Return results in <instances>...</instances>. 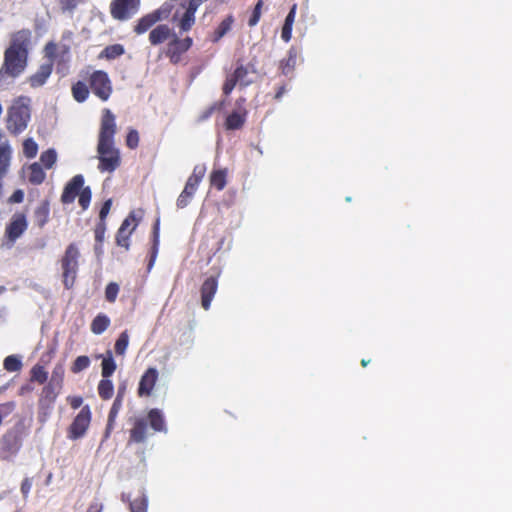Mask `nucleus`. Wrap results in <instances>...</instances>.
<instances>
[{
  "label": "nucleus",
  "mask_w": 512,
  "mask_h": 512,
  "mask_svg": "<svg viewBox=\"0 0 512 512\" xmlns=\"http://www.w3.org/2000/svg\"><path fill=\"white\" fill-rule=\"evenodd\" d=\"M115 133V116L109 109H104L97 144L98 169L101 172L111 173L120 166V151L114 144Z\"/></svg>",
  "instance_id": "obj_1"
},
{
  "label": "nucleus",
  "mask_w": 512,
  "mask_h": 512,
  "mask_svg": "<svg viewBox=\"0 0 512 512\" xmlns=\"http://www.w3.org/2000/svg\"><path fill=\"white\" fill-rule=\"evenodd\" d=\"M31 99L26 96L18 97L8 110L7 129L10 133L17 135L23 132L31 119Z\"/></svg>",
  "instance_id": "obj_2"
},
{
  "label": "nucleus",
  "mask_w": 512,
  "mask_h": 512,
  "mask_svg": "<svg viewBox=\"0 0 512 512\" xmlns=\"http://www.w3.org/2000/svg\"><path fill=\"white\" fill-rule=\"evenodd\" d=\"M79 251L75 245L68 246L65 256L62 260L64 285L70 288L74 284L77 268H78Z\"/></svg>",
  "instance_id": "obj_3"
},
{
  "label": "nucleus",
  "mask_w": 512,
  "mask_h": 512,
  "mask_svg": "<svg viewBox=\"0 0 512 512\" xmlns=\"http://www.w3.org/2000/svg\"><path fill=\"white\" fill-rule=\"evenodd\" d=\"M139 6L140 0H113L110 13L114 19L126 21L138 12Z\"/></svg>",
  "instance_id": "obj_4"
},
{
  "label": "nucleus",
  "mask_w": 512,
  "mask_h": 512,
  "mask_svg": "<svg viewBox=\"0 0 512 512\" xmlns=\"http://www.w3.org/2000/svg\"><path fill=\"white\" fill-rule=\"evenodd\" d=\"M27 56L23 52H14L13 50H7L4 54L3 67L12 77H18L21 75L27 66Z\"/></svg>",
  "instance_id": "obj_5"
},
{
  "label": "nucleus",
  "mask_w": 512,
  "mask_h": 512,
  "mask_svg": "<svg viewBox=\"0 0 512 512\" xmlns=\"http://www.w3.org/2000/svg\"><path fill=\"white\" fill-rule=\"evenodd\" d=\"M90 86L95 95L106 101L112 92L111 82L106 72L95 71L90 77Z\"/></svg>",
  "instance_id": "obj_6"
},
{
  "label": "nucleus",
  "mask_w": 512,
  "mask_h": 512,
  "mask_svg": "<svg viewBox=\"0 0 512 512\" xmlns=\"http://www.w3.org/2000/svg\"><path fill=\"white\" fill-rule=\"evenodd\" d=\"M90 420H91L90 409L88 406H85L81 409V411L78 413V415L75 417L74 421L72 422V424L70 426L69 437L71 439L81 438L85 434V432L90 424Z\"/></svg>",
  "instance_id": "obj_7"
},
{
  "label": "nucleus",
  "mask_w": 512,
  "mask_h": 512,
  "mask_svg": "<svg viewBox=\"0 0 512 512\" xmlns=\"http://www.w3.org/2000/svg\"><path fill=\"white\" fill-rule=\"evenodd\" d=\"M27 229V221L24 214L16 213L12 216L11 222L6 227V235L13 243L15 242Z\"/></svg>",
  "instance_id": "obj_8"
},
{
  "label": "nucleus",
  "mask_w": 512,
  "mask_h": 512,
  "mask_svg": "<svg viewBox=\"0 0 512 512\" xmlns=\"http://www.w3.org/2000/svg\"><path fill=\"white\" fill-rule=\"evenodd\" d=\"M31 39V31L27 29L20 30L13 34L10 46L7 50H13L14 52H23L28 55V46Z\"/></svg>",
  "instance_id": "obj_9"
},
{
  "label": "nucleus",
  "mask_w": 512,
  "mask_h": 512,
  "mask_svg": "<svg viewBox=\"0 0 512 512\" xmlns=\"http://www.w3.org/2000/svg\"><path fill=\"white\" fill-rule=\"evenodd\" d=\"M52 61L46 60L42 63L38 69V71L28 78V82L31 87L37 88L43 86L47 79L50 77L52 73Z\"/></svg>",
  "instance_id": "obj_10"
},
{
  "label": "nucleus",
  "mask_w": 512,
  "mask_h": 512,
  "mask_svg": "<svg viewBox=\"0 0 512 512\" xmlns=\"http://www.w3.org/2000/svg\"><path fill=\"white\" fill-rule=\"evenodd\" d=\"M158 378V371L156 368H149L146 370V372L143 374V376L140 379L138 393L140 396L144 395H150L154 385L156 383V380Z\"/></svg>",
  "instance_id": "obj_11"
},
{
  "label": "nucleus",
  "mask_w": 512,
  "mask_h": 512,
  "mask_svg": "<svg viewBox=\"0 0 512 512\" xmlns=\"http://www.w3.org/2000/svg\"><path fill=\"white\" fill-rule=\"evenodd\" d=\"M217 291V281L213 277H209L205 280L201 288L202 296V307L205 310L210 308L212 299Z\"/></svg>",
  "instance_id": "obj_12"
},
{
  "label": "nucleus",
  "mask_w": 512,
  "mask_h": 512,
  "mask_svg": "<svg viewBox=\"0 0 512 512\" xmlns=\"http://www.w3.org/2000/svg\"><path fill=\"white\" fill-rule=\"evenodd\" d=\"M233 76L240 86H248L252 84L256 78V72L253 67L239 66Z\"/></svg>",
  "instance_id": "obj_13"
},
{
  "label": "nucleus",
  "mask_w": 512,
  "mask_h": 512,
  "mask_svg": "<svg viewBox=\"0 0 512 512\" xmlns=\"http://www.w3.org/2000/svg\"><path fill=\"white\" fill-rule=\"evenodd\" d=\"M147 431V420L145 418L136 419L134 427L130 432V440L137 443L144 442L147 437Z\"/></svg>",
  "instance_id": "obj_14"
},
{
  "label": "nucleus",
  "mask_w": 512,
  "mask_h": 512,
  "mask_svg": "<svg viewBox=\"0 0 512 512\" xmlns=\"http://www.w3.org/2000/svg\"><path fill=\"white\" fill-rule=\"evenodd\" d=\"M173 34L172 30L167 25H159L150 32L149 40L151 44L158 45L168 38L173 37Z\"/></svg>",
  "instance_id": "obj_15"
},
{
  "label": "nucleus",
  "mask_w": 512,
  "mask_h": 512,
  "mask_svg": "<svg viewBox=\"0 0 512 512\" xmlns=\"http://www.w3.org/2000/svg\"><path fill=\"white\" fill-rule=\"evenodd\" d=\"M49 202L47 200H43L34 210V223L42 228L47 222L49 218Z\"/></svg>",
  "instance_id": "obj_16"
},
{
  "label": "nucleus",
  "mask_w": 512,
  "mask_h": 512,
  "mask_svg": "<svg viewBox=\"0 0 512 512\" xmlns=\"http://www.w3.org/2000/svg\"><path fill=\"white\" fill-rule=\"evenodd\" d=\"M122 406V391H118V394L113 402V405L110 409L109 416H108V424L105 431V437L107 438L113 428V423L116 419V416L121 409Z\"/></svg>",
  "instance_id": "obj_17"
},
{
  "label": "nucleus",
  "mask_w": 512,
  "mask_h": 512,
  "mask_svg": "<svg viewBox=\"0 0 512 512\" xmlns=\"http://www.w3.org/2000/svg\"><path fill=\"white\" fill-rule=\"evenodd\" d=\"M192 45V38L186 37L183 40L178 39V37L173 34V39L169 43V52L173 54H180L187 51Z\"/></svg>",
  "instance_id": "obj_18"
},
{
  "label": "nucleus",
  "mask_w": 512,
  "mask_h": 512,
  "mask_svg": "<svg viewBox=\"0 0 512 512\" xmlns=\"http://www.w3.org/2000/svg\"><path fill=\"white\" fill-rule=\"evenodd\" d=\"M161 20V16L158 14H149L144 17H142L137 25L135 26V32L137 34H142L146 32L153 24H155L157 21Z\"/></svg>",
  "instance_id": "obj_19"
},
{
  "label": "nucleus",
  "mask_w": 512,
  "mask_h": 512,
  "mask_svg": "<svg viewBox=\"0 0 512 512\" xmlns=\"http://www.w3.org/2000/svg\"><path fill=\"white\" fill-rule=\"evenodd\" d=\"M29 181L33 184H41L45 179V172L39 163H33L29 167Z\"/></svg>",
  "instance_id": "obj_20"
},
{
  "label": "nucleus",
  "mask_w": 512,
  "mask_h": 512,
  "mask_svg": "<svg viewBox=\"0 0 512 512\" xmlns=\"http://www.w3.org/2000/svg\"><path fill=\"white\" fill-rule=\"evenodd\" d=\"M110 324V320L105 315H98L91 324V330L94 334H102Z\"/></svg>",
  "instance_id": "obj_21"
},
{
  "label": "nucleus",
  "mask_w": 512,
  "mask_h": 512,
  "mask_svg": "<svg viewBox=\"0 0 512 512\" xmlns=\"http://www.w3.org/2000/svg\"><path fill=\"white\" fill-rule=\"evenodd\" d=\"M197 10L195 9H192V7L188 6L185 13L183 14L181 20H180V23H179V26L181 28L182 31H188L192 25L194 24L195 22V12Z\"/></svg>",
  "instance_id": "obj_22"
},
{
  "label": "nucleus",
  "mask_w": 512,
  "mask_h": 512,
  "mask_svg": "<svg viewBox=\"0 0 512 512\" xmlns=\"http://www.w3.org/2000/svg\"><path fill=\"white\" fill-rule=\"evenodd\" d=\"M101 366H102V376L104 378H107L114 373V371L116 370V364L112 357L111 351H108L107 356L103 357Z\"/></svg>",
  "instance_id": "obj_23"
},
{
  "label": "nucleus",
  "mask_w": 512,
  "mask_h": 512,
  "mask_svg": "<svg viewBox=\"0 0 512 512\" xmlns=\"http://www.w3.org/2000/svg\"><path fill=\"white\" fill-rule=\"evenodd\" d=\"M72 94L77 102H84L89 95V90L86 84H84L83 82H77L72 87Z\"/></svg>",
  "instance_id": "obj_24"
},
{
  "label": "nucleus",
  "mask_w": 512,
  "mask_h": 512,
  "mask_svg": "<svg viewBox=\"0 0 512 512\" xmlns=\"http://www.w3.org/2000/svg\"><path fill=\"white\" fill-rule=\"evenodd\" d=\"M148 418L151 427L155 431H162L164 429V420L159 410L152 409L148 414Z\"/></svg>",
  "instance_id": "obj_25"
},
{
  "label": "nucleus",
  "mask_w": 512,
  "mask_h": 512,
  "mask_svg": "<svg viewBox=\"0 0 512 512\" xmlns=\"http://www.w3.org/2000/svg\"><path fill=\"white\" fill-rule=\"evenodd\" d=\"M297 60V53L294 49H290L288 53V58L282 62L281 69L282 73L285 75H289L294 70Z\"/></svg>",
  "instance_id": "obj_26"
},
{
  "label": "nucleus",
  "mask_w": 512,
  "mask_h": 512,
  "mask_svg": "<svg viewBox=\"0 0 512 512\" xmlns=\"http://www.w3.org/2000/svg\"><path fill=\"white\" fill-rule=\"evenodd\" d=\"M114 386L111 380L103 379L99 382L98 393L103 399H110L113 395Z\"/></svg>",
  "instance_id": "obj_27"
},
{
  "label": "nucleus",
  "mask_w": 512,
  "mask_h": 512,
  "mask_svg": "<svg viewBox=\"0 0 512 512\" xmlns=\"http://www.w3.org/2000/svg\"><path fill=\"white\" fill-rule=\"evenodd\" d=\"M4 368L9 372H17L22 368L21 359L16 355L7 356L4 359Z\"/></svg>",
  "instance_id": "obj_28"
},
{
  "label": "nucleus",
  "mask_w": 512,
  "mask_h": 512,
  "mask_svg": "<svg viewBox=\"0 0 512 512\" xmlns=\"http://www.w3.org/2000/svg\"><path fill=\"white\" fill-rule=\"evenodd\" d=\"M124 53V47L120 44H114L106 47L101 53L107 59H115Z\"/></svg>",
  "instance_id": "obj_29"
},
{
  "label": "nucleus",
  "mask_w": 512,
  "mask_h": 512,
  "mask_svg": "<svg viewBox=\"0 0 512 512\" xmlns=\"http://www.w3.org/2000/svg\"><path fill=\"white\" fill-rule=\"evenodd\" d=\"M128 344H129V335H128L127 331H124L119 335V337L115 343L116 354L124 355L126 352V349L128 347Z\"/></svg>",
  "instance_id": "obj_30"
},
{
  "label": "nucleus",
  "mask_w": 512,
  "mask_h": 512,
  "mask_svg": "<svg viewBox=\"0 0 512 512\" xmlns=\"http://www.w3.org/2000/svg\"><path fill=\"white\" fill-rule=\"evenodd\" d=\"M56 159L57 153L54 149H48L47 151L43 152L40 157L42 165L48 169L53 166V164L56 162Z\"/></svg>",
  "instance_id": "obj_31"
},
{
  "label": "nucleus",
  "mask_w": 512,
  "mask_h": 512,
  "mask_svg": "<svg viewBox=\"0 0 512 512\" xmlns=\"http://www.w3.org/2000/svg\"><path fill=\"white\" fill-rule=\"evenodd\" d=\"M148 499L145 495L140 498L134 499L130 503L131 512H147Z\"/></svg>",
  "instance_id": "obj_32"
},
{
  "label": "nucleus",
  "mask_w": 512,
  "mask_h": 512,
  "mask_svg": "<svg viewBox=\"0 0 512 512\" xmlns=\"http://www.w3.org/2000/svg\"><path fill=\"white\" fill-rule=\"evenodd\" d=\"M38 151L37 143L32 139L28 138L23 143V152L27 158H34Z\"/></svg>",
  "instance_id": "obj_33"
},
{
  "label": "nucleus",
  "mask_w": 512,
  "mask_h": 512,
  "mask_svg": "<svg viewBox=\"0 0 512 512\" xmlns=\"http://www.w3.org/2000/svg\"><path fill=\"white\" fill-rule=\"evenodd\" d=\"M225 171L217 170L211 175V184L214 185L218 190H222L226 184Z\"/></svg>",
  "instance_id": "obj_34"
},
{
  "label": "nucleus",
  "mask_w": 512,
  "mask_h": 512,
  "mask_svg": "<svg viewBox=\"0 0 512 512\" xmlns=\"http://www.w3.org/2000/svg\"><path fill=\"white\" fill-rule=\"evenodd\" d=\"M243 123L244 118L236 112L229 115L226 119V126L228 129H238L243 125Z\"/></svg>",
  "instance_id": "obj_35"
},
{
  "label": "nucleus",
  "mask_w": 512,
  "mask_h": 512,
  "mask_svg": "<svg viewBox=\"0 0 512 512\" xmlns=\"http://www.w3.org/2000/svg\"><path fill=\"white\" fill-rule=\"evenodd\" d=\"M84 184V178L82 175H76L74 176L71 181L66 185L65 188L71 190L72 192L76 193L77 195L81 192L83 189Z\"/></svg>",
  "instance_id": "obj_36"
},
{
  "label": "nucleus",
  "mask_w": 512,
  "mask_h": 512,
  "mask_svg": "<svg viewBox=\"0 0 512 512\" xmlns=\"http://www.w3.org/2000/svg\"><path fill=\"white\" fill-rule=\"evenodd\" d=\"M84 184V178L82 175H76L74 176L71 181L66 185L65 188L71 190L72 192L76 193L77 195L81 192L83 189Z\"/></svg>",
  "instance_id": "obj_37"
},
{
  "label": "nucleus",
  "mask_w": 512,
  "mask_h": 512,
  "mask_svg": "<svg viewBox=\"0 0 512 512\" xmlns=\"http://www.w3.org/2000/svg\"><path fill=\"white\" fill-rule=\"evenodd\" d=\"M64 369L62 366H56L52 372L50 382L52 385H55L57 388H61L63 382Z\"/></svg>",
  "instance_id": "obj_38"
},
{
  "label": "nucleus",
  "mask_w": 512,
  "mask_h": 512,
  "mask_svg": "<svg viewBox=\"0 0 512 512\" xmlns=\"http://www.w3.org/2000/svg\"><path fill=\"white\" fill-rule=\"evenodd\" d=\"M90 365V359L87 356H79L76 358V360L73 363L72 371L74 373H79L82 370L88 368Z\"/></svg>",
  "instance_id": "obj_39"
},
{
  "label": "nucleus",
  "mask_w": 512,
  "mask_h": 512,
  "mask_svg": "<svg viewBox=\"0 0 512 512\" xmlns=\"http://www.w3.org/2000/svg\"><path fill=\"white\" fill-rule=\"evenodd\" d=\"M31 372L32 379L41 384L44 383L48 378L47 372L41 366H34Z\"/></svg>",
  "instance_id": "obj_40"
},
{
  "label": "nucleus",
  "mask_w": 512,
  "mask_h": 512,
  "mask_svg": "<svg viewBox=\"0 0 512 512\" xmlns=\"http://www.w3.org/2000/svg\"><path fill=\"white\" fill-rule=\"evenodd\" d=\"M79 195V204L85 210L88 208L91 201V190L89 187L83 188Z\"/></svg>",
  "instance_id": "obj_41"
},
{
  "label": "nucleus",
  "mask_w": 512,
  "mask_h": 512,
  "mask_svg": "<svg viewBox=\"0 0 512 512\" xmlns=\"http://www.w3.org/2000/svg\"><path fill=\"white\" fill-rule=\"evenodd\" d=\"M119 292V286L116 283H109L105 290V296L107 301L114 302Z\"/></svg>",
  "instance_id": "obj_42"
},
{
  "label": "nucleus",
  "mask_w": 512,
  "mask_h": 512,
  "mask_svg": "<svg viewBox=\"0 0 512 512\" xmlns=\"http://www.w3.org/2000/svg\"><path fill=\"white\" fill-rule=\"evenodd\" d=\"M262 6H263V1L259 0L257 2V4L255 5L253 13L248 21L249 26H255L259 22Z\"/></svg>",
  "instance_id": "obj_43"
},
{
  "label": "nucleus",
  "mask_w": 512,
  "mask_h": 512,
  "mask_svg": "<svg viewBox=\"0 0 512 512\" xmlns=\"http://www.w3.org/2000/svg\"><path fill=\"white\" fill-rule=\"evenodd\" d=\"M15 77H12L2 66L0 69V89L7 88Z\"/></svg>",
  "instance_id": "obj_44"
},
{
  "label": "nucleus",
  "mask_w": 512,
  "mask_h": 512,
  "mask_svg": "<svg viewBox=\"0 0 512 512\" xmlns=\"http://www.w3.org/2000/svg\"><path fill=\"white\" fill-rule=\"evenodd\" d=\"M130 234H131V231L127 232L122 229H119L117 232V236H116L117 244L119 246H122V247H125L126 249H128V247H129L128 238H129Z\"/></svg>",
  "instance_id": "obj_45"
},
{
  "label": "nucleus",
  "mask_w": 512,
  "mask_h": 512,
  "mask_svg": "<svg viewBox=\"0 0 512 512\" xmlns=\"http://www.w3.org/2000/svg\"><path fill=\"white\" fill-rule=\"evenodd\" d=\"M138 219L136 218V215L134 212L130 213L129 216L123 221L119 229H122L124 231H127V229L132 226L131 232L135 229L137 226Z\"/></svg>",
  "instance_id": "obj_46"
},
{
  "label": "nucleus",
  "mask_w": 512,
  "mask_h": 512,
  "mask_svg": "<svg viewBox=\"0 0 512 512\" xmlns=\"http://www.w3.org/2000/svg\"><path fill=\"white\" fill-rule=\"evenodd\" d=\"M59 390L60 388H57L55 385L49 383L48 386L44 388L43 393L50 402H53L58 395Z\"/></svg>",
  "instance_id": "obj_47"
},
{
  "label": "nucleus",
  "mask_w": 512,
  "mask_h": 512,
  "mask_svg": "<svg viewBox=\"0 0 512 512\" xmlns=\"http://www.w3.org/2000/svg\"><path fill=\"white\" fill-rule=\"evenodd\" d=\"M231 22L232 21L230 19H226V20L222 21V23L220 24V26L218 27V29L216 31L215 41L222 38L230 30Z\"/></svg>",
  "instance_id": "obj_48"
},
{
  "label": "nucleus",
  "mask_w": 512,
  "mask_h": 512,
  "mask_svg": "<svg viewBox=\"0 0 512 512\" xmlns=\"http://www.w3.org/2000/svg\"><path fill=\"white\" fill-rule=\"evenodd\" d=\"M139 143V135L136 130H130L127 138H126V144L129 148L134 149L138 146Z\"/></svg>",
  "instance_id": "obj_49"
},
{
  "label": "nucleus",
  "mask_w": 512,
  "mask_h": 512,
  "mask_svg": "<svg viewBox=\"0 0 512 512\" xmlns=\"http://www.w3.org/2000/svg\"><path fill=\"white\" fill-rule=\"evenodd\" d=\"M154 246H153V252H152V255H151V259H150V262H149V265H148V270H151V268L153 267V264L155 262V259H156V255H157V246H158V222L156 223L155 225V228H154Z\"/></svg>",
  "instance_id": "obj_50"
},
{
  "label": "nucleus",
  "mask_w": 512,
  "mask_h": 512,
  "mask_svg": "<svg viewBox=\"0 0 512 512\" xmlns=\"http://www.w3.org/2000/svg\"><path fill=\"white\" fill-rule=\"evenodd\" d=\"M15 409L14 402H7L4 404H0V420L6 416H8Z\"/></svg>",
  "instance_id": "obj_51"
},
{
  "label": "nucleus",
  "mask_w": 512,
  "mask_h": 512,
  "mask_svg": "<svg viewBox=\"0 0 512 512\" xmlns=\"http://www.w3.org/2000/svg\"><path fill=\"white\" fill-rule=\"evenodd\" d=\"M83 0H60L61 7L64 11H73L76 6Z\"/></svg>",
  "instance_id": "obj_52"
},
{
  "label": "nucleus",
  "mask_w": 512,
  "mask_h": 512,
  "mask_svg": "<svg viewBox=\"0 0 512 512\" xmlns=\"http://www.w3.org/2000/svg\"><path fill=\"white\" fill-rule=\"evenodd\" d=\"M200 182L196 180V178H188L187 183L185 185L184 191L188 192L190 195L193 196L195 193L197 186Z\"/></svg>",
  "instance_id": "obj_53"
},
{
  "label": "nucleus",
  "mask_w": 512,
  "mask_h": 512,
  "mask_svg": "<svg viewBox=\"0 0 512 512\" xmlns=\"http://www.w3.org/2000/svg\"><path fill=\"white\" fill-rule=\"evenodd\" d=\"M205 172L206 167L204 165H196L190 178H196V180L200 182L204 177Z\"/></svg>",
  "instance_id": "obj_54"
},
{
  "label": "nucleus",
  "mask_w": 512,
  "mask_h": 512,
  "mask_svg": "<svg viewBox=\"0 0 512 512\" xmlns=\"http://www.w3.org/2000/svg\"><path fill=\"white\" fill-rule=\"evenodd\" d=\"M191 198H192V195H190L188 192H185L183 190L177 199V206L179 208H184L185 206H187V204L189 203Z\"/></svg>",
  "instance_id": "obj_55"
},
{
  "label": "nucleus",
  "mask_w": 512,
  "mask_h": 512,
  "mask_svg": "<svg viewBox=\"0 0 512 512\" xmlns=\"http://www.w3.org/2000/svg\"><path fill=\"white\" fill-rule=\"evenodd\" d=\"M238 84V81L235 79V77L232 75L230 78H228L223 86V92L228 95L231 93V91L234 89L235 85Z\"/></svg>",
  "instance_id": "obj_56"
},
{
  "label": "nucleus",
  "mask_w": 512,
  "mask_h": 512,
  "mask_svg": "<svg viewBox=\"0 0 512 512\" xmlns=\"http://www.w3.org/2000/svg\"><path fill=\"white\" fill-rule=\"evenodd\" d=\"M111 205H112V199H108L103 203L100 213H99V217H100L101 221L104 222V219L106 218V216L108 215V213L111 209Z\"/></svg>",
  "instance_id": "obj_57"
},
{
  "label": "nucleus",
  "mask_w": 512,
  "mask_h": 512,
  "mask_svg": "<svg viewBox=\"0 0 512 512\" xmlns=\"http://www.w3.org/2000/svg\"><path fill=\"white\" fill-rule=\"evenodd\" d=\"M105 229H106L105 223L103 221H101V223H99L95 229V239L97 242L103 241Z\"/></svg>",
  "instance_id": "obj_58"
},
{
  "label": "nucleus",
  "mask_w": 512,
  "mask_h": 512,
  "mask_svg": "<svg viewBox=\"0 0 512 512\" xmlns=\"http://www.w3.org/2000/svg\"><path fill=\"white\" fill-rule=\"evenodd\" d=\"M77 194L72 192L71 190L65 188L64 191H63V194L61 196V200L63 203H72L75 198H76Z\"/></svg>",
  "instance_id": "obj_59"
},
{
  "label": "nucleus",
  "mask_w": 512,
  "mask_h": 512,
  "mask_svg": "<svg viewBox=\"0 0 512 512\" xmlns=\"http://www.w3.org/2000/svg\"><path fill=\"white\" fill-rule=\"evenodd\" d=\"M77 194L72 192L71 190L65 188L64 191H63V194L61 196V200L63 203H72L75 198H76Z\"/></svg>",
  "instance_id": "obj_60"
},
{
  "label": "nucleus",
  "mask_w": 512,
  "mask_h": 512,
  "mask_svg": "<svg viewBox=\"0 0 512 512\" xmlns=\"http://www.w3.org/2000/svg\"><path fill=\"white\" fill-rule=\"evenodd\" d=\"M32 488V480L29 478H25L21 484V492L24 498L28 497V494Z\"/></svg>",
  "instance_id": "obj_61"
},
{
  "label": "nucleus",
  "mask_w": 512,
  "mask_h": 512,
  "mask_svg": "<svg viewBox=\"0 0 512 512\" xmlns=\"http://www.w3.org/2000/svg\"><path fill=\"white\" fill-rule=\"evenodd\" d=\"M171 8L172 7L170 4L165 3L159 10L155 11L153 14H158L159 16H161V19H164L169 15Z\"/></svg>",
  "instance_id": "obj_62"
},
{
  "label": "nucleus",
  "mask_w": 512,
  "mask_h": 512,
  "mask_svg": "<svg viewBox=\"0 0 512 512\" xmlns=\"http://www.w3.org/2000/svg\"><path fill=\"white\" fill-rule=\"evenodd\" d=\"M295 15H296V5H293L291 10L289 11L288 15L286 16L284 25L293 26V23L295 21Z\"/></svg>",
  "instance_id": "obj_63"
},
{
  "label": "nucleus",
  "mask_w": 512,
  "mask_h": 512,
  "mask_svg": "<svg viewBox=\"0 0 512 512\" xmlns=\"http://www.w3.org/2000/svg\"><path fill=\"white\" fill-rule=\"evenodd\" d=\"M292 36V27L288 25H283L281 37L285 42H289Z\"/></svg>",
  "instance_id": "obj_64"
}]
</instances>
